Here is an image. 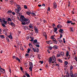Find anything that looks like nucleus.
<instances>
[{
	"label": "nucleus",
	"instance_id": "f257e3e1",
	"mask_svg": "<svg viewBox=\"0 0 77 77\" xmlns=\"http://www.w3.org/2000/svg\"><path fill=\"white\" fill-rule=\"evenodd\" d=\"M19 20L22 22L26 21V18H25L24 16L23 15H21L20 17V19H19Z\"/></svg>",
	"mask_w": 77,
	"mask_h": 77
},
{
	"label": "nucleus",
	"instance_id": "f03ea898",
	"mask_svg": "<svg viewBox=\"0 0 77 77\" xmlns=\"http://www.w3.org/2000/svg\"><path fill=\"white\" fill-rule=\"evenodd\" d=\"M30 67L29 68V69L30 71H32V68H33V63L32 62H30L29 63Z\"/></svg>",
	"mask_w": 77,
	"mask_h": 77
},
{
	"label": "nucleus",
	"instance_id": "7ed1b4c3",
	"mask_svg": "<svg viewBox=\"0 0 77 77\" xmlns=\"http://www.w3.org/2000/svg\"><path fill=\"white\" fill-rule=\"evenodd\" d=\"M53 7L54 9H56L57 8V4L56 3V2H54L53 3Z\"/></svg>",
	"mask_w": 77,
	"mask_h": 77
},
{
	"label": "nucleus",
	"instance_id": "20e7f679",
	"mask_svg": "<svg viewBox=\"0 0 77 77\" xmlns=\"http://www.w3.org/2000/svg\"><path fill=\"white\" fill-rule=\"evenodd\" d=\"M52 59L53 62H52V63H53L54 62H56V57H55V56H52Z\"/></svg>",
	"mask_w": 77,
	"mask_h": 77
},
{
	"label": "nucleus",
	"instance_id": "39448f33",
	"mask_svg": "<svg viewBox=\"0 0 77 77\" xmlns=\"http://www.w3.org/2000/svg\"><path fill=\"white\" fill-rule=\"evenodd\" d=\"M25 21H26L27 24H29V23H30V22L29 19L26 18V20H25Z\"/></svg>",
	"mask_w": 77,
	"mask_h": 77
},
{
	"label": "nucleus",
	"instance_id": "423d86ee",
	"mask_svg": "<svg viewBox=\"0 0 77 77\" xmlns=\"http://www.w3.org/2000/svg\"><path fill=\"white\" fill-rule=\"evenodd\" d=\"M14 11L16 13L18 14L20 12V11H21V10H20V9H15Z\"/></svg>",
	"mask_w": 77,
	"mask_h": 77
},
{
	"label": "nucleus",
	"instance_id": "0eeeda50",
	"mask_svg": "<svg viewBox=\"0 0 77 77\" xmlns=\"http://www.w3.org/2000/svg\"><path fill=\"white\" fill-rule=\"evenodd\" d=\"M32 50H33V51H34V52H35V51H36V52H38V51H39V49H38V48H37V49H35V48H32Z\"/></svg>",
	"mask_w": 77,
	"mask_h": 77
},
{
	"label": "nucleus",
	"instance_id": "6e6552de",
	"mask_svg": "<svg viewBox=\"0 0 77 77\" xmlns=\"http://www.w3.org/2000/svg\"><path fill=\"white\" fill-rule=\"evenodd\" d=\"M43 36L45 37V39H47V35L46 33L44 32L43 33Z\"/></svg>",
	"mask_w": 77,
	"mask_h": 77
},
{
	"label": "nucleus",
	"instance_id": "1a4fd4ad",
	"mask_svg": "<svg viewBox=\"0 0 77 77\" xmlns=\"http://www.w3.org/2000/svg\"><path fill=\"white\" fill-rule=\"evenodd\" d=\"M48 62H49V63H51L52 62V58L50 57L49 60H48Z\"/></svg>",
	"mask_w": 77,
	"mask_h": 77
},
{
	"label": "nucleus",
	"instance_id": "9d476101",
	"mask_svg": "<svg viewBox=\"0 0 77 77\" xmlns=\"http://www.w3.org/2000/svg\"><path fill=\"white\" fill-rule=\"evenodd\" d=\"M16 6L18 9H20V10H21V7H20V5H16Z\"/></svg>",
	"mask_w": 77,
	"mask_h": 77
},
{
	"label": "nucleus",
	"instance_id": "9b49d317",
	"mask_svg": "<svg viewBox=\"0 0 77 77\" xmlns=\"http://www.w3.org/2000/svg\"><path fill=\"white\" fill-rule=\"evenodd\" d=\"M38 42V41L37 40H35L34 41L33 44L34 45H36V43Z\"/></svg>",
	"mask_w": 77,
	"mask_h": 77
},
{
	"label": "nucleus",
	"instance_id": "f8f14e48",
	"mask_svg": "<svg viewBox=\"0 0 77 77\" xmlns=\"http://www.w3.org/2000/svg\"><path fill=\"white\" fill-rule=\"evenodd\" d=\"M47 44H52V41L50 40L47 42Z\"/></svg>",
	"mask_w": 77,
	"mask_h": 77
},
{
	"label": "nucleus",
	"instance_id": "ddd939ff",
	"mask_svg": "<svg viewBox=\"0 0 77 77\" xmlns=\"http://www.w3.org/2000/svg\"><path fill=\"white\" fill-rule=\"evenodd\" d=\"M64 54H65V53L63 52H61L60 53V56H64Z\"/></svg>",
	"mask_w": 77,
	"mask_h": 77
},
{
	"label": "nucleus",
	"instance_id": "4468645a",
	"mask_svg": "<svg viewBox=\"0 0 77 77\" xmlns=\"http://www.w3.org/2000/svg\"><path fill=\"white\" fill-rule=\"evenodd\" d=\"M70 74L71 77H74V75H73V73L72 72H70Z\"/></svg>",
	"mask_w": 77,
	"mask_h": 77
},
{
	"label": "nucleus",
	"instance_id": "2eb2a0df",
	"mask_svg": "<svg viewBox=\"0 0 77 77\" xmlns=\"http://www.w3.org/2000/svg\"><path fill=\"white\" fill-rule=\"evenodd\" d=\"M60 30H59V32H60V33H63V29H60Z\"/></svg>",
	"mask_w": 77,
	"mask_h": 77
},
{
	"label": "nucleus",
	"instance_id": "dca6fc26",
	"mask_svg": "<svg viewBox=\"0 0 77 77\" xmlns=\"http://www.w3.org/2000/svg\"><path fill=\"white\" fill-rule=\"evenodd\" d=\"M8 37L10 39H12V36L11 35H9L8 36Z\"/></svg>",
	"mask_w": 77,
	"mask_h": 77
},
{
	"label": "nucleus",
	"instance_id": "f3484780",
	"mask_svg": "<svg viewBox=\"0 0 77 77\" xmlns=\"http://www.w3.org/2000/svg\"><path fill=\"white\" fill-rule=\"evenodd\" d=\"M11 25L12 26H15V24H14V23H13L12 22H11L10 23Z\"/></svg>",
	"mask_w": 77,
	"mask_h": 77
},
{
	"label": "nucleus",
	"instance_id": "a211bd4d",
	"mask_svg": "<svg viewBox=\"0 0 77 77\" xmlns=\"http://www.w3.org/2000/svg\"><path fill=\"white\" fill-rule=\"evenodd\" d=\"M57 28H55L54 29V32H56V31H57Z\"/></svg>",
	"mask_w": 77,
	"mask_h": 77
},
{
	"label": "nucleus",
	"instance_id": "6ab92c4d",
	"mask_svg": "<svg viewBox=\"0 0 77 77\" xmlns=\"http://www.w3.org/2000/svg\"><path fill=\"white\" fill-rule=\"evenodd\" d=\"M2 21H3V24H6L7 23V21H5V20H2Z\"/></svg>",
	"mask_w": 77,
	"mask_h": 77
},
{
	"label": "nucleus",
	"instance_id": "aec40b11",
	"mask_svg": "<svg viewBox=\"0 0 77 77\" xmlns=\"http://www.w3.org/2000/svg\"><path fill=\"white\" fill-rule=\"evenodd\" d=\"M25 74H26V75L27 77H30V75H29V74L28 73H27L26 72L25 73Z\"/></svg>",
	"mask_w": 77,
	"mask_h": 77
},
{
	"label": "nucleus",
	"instance_id": "412c9836",
	"mask_svg": "<svg viewBox=\"0 0 77 77\" xmlns=\"http://www.w3.org/2000/svg\"><path fill=\"white\" fill-rule=\"evenodd\" d=\"M26 14L28 15H29V14H30V11H27L26 12Z\"/></svg>",
	"mask_w": 77,
	"mask_h": 77
},
{
	"label": "nucleus",
	"instance_id": "4be33fe9",
	"mask_svg": "<svg viewBox=\"0 0 77 77\" xmlns=\"http://www.w3.org/2000/svg\"><path fill=\"white\" fill-rule=\"evenodd\" d=\"M12 11H9L7 12V13L8 14H11V13H12Z\"/></svg>",
	"mask_w": 77,
	"mask_h": 77
},
{
	"label": "nucleus",
	"instance_id": "5701e85b",
	"mask_svg": "<svg viewBox=\"0 0 77 77\" xmlns=\"http://www.w3.org/2000/svg\"><path fill=\"white\" fill-rule=\"evenodd\" d=\"M53 47L54 48H55L56 49H57L58 48V47L56 46V45L54 46Z\"/></svg>",
	"mask_w": 77,
	"mask_h": 77
},
{
	"label": "nucleus",
	"instance_id": "b1692460",
	"mask_svg": "<svg viewBox=\"0 0 77 77\" xmlns=\"http://www.w3.org/2000/svg\"><path fill=\"white\" fill-rule=\"evenodd\" d=\"M68 55H69V52L68 51H67V52H66V56L68 57Z\"/></svg>",
	"mask_w": 77,
	"mask_h": 77
},
{
	"label": "nucleus",
	"instance_id": "393cba45",
	"mask_svg": "<svg viewBox=\"0 0 77 77\" xmlns=\"http://www.w3.org/2000/svg\"><path fill=\"white\" fill-rule=\"evenodd\" d=\"M8 21H12V20H11V19L9 17L8 18Z\"/></svg>",
	"mask_w": 77,
	"mask_h": 77
},
{
	"label": "nucleus",
	"instance_id": "a878e982",
	"mask_svg": "<svg viewBox=\"0 0 77 77\" xmlns=\"http://www.w3.org/2000/svg\"><path fill=\"white\" fill-rule=\"evenodd\" d=\"M70 70H72V69H73V66H71L70 67Z\"/></svg>",
	"mask_w": 77,
	"mask_h": 77
},
{
	"label": "nucleus",
	"instance_id": "bb28decb",
	"mask_svg": "<svg viewBox=\"0 0 77 77\" xmlns=\"http://www.w3.org/2000/svg\"><path fill=\"white\" fill-rule=\"evenodd\" d=\"M63 34V33H61L60 34V39L62 37V35Z\"/></svg>",
	"mask_w": 77,
	"mask_h": 77
},
{
	"label": "nucleus",
	"instance_id": "cd10ccee",
	"mask_svg": "<svg viewBox=\"0 0 77 77\" xmlns=\"http://www.w3.org/2000/svg\"><path fill=\"white\" fill-rule=\"evenodd\" d=\"M30 38L31 39V40H30V41H33V40L32 39H33V37H32L30 36Z\"/></svg>",
	"mask_w": 77,
	"mask_h": 77
},
{
	"label": "nucleus",
	"instance_id": "c85d7f7f",
	"mask_svg": "<svg viewBox=\"0 0 77 77\" xmlns=\"http://www.w3.org/2000/svg\"><path fill=\"white\" fill-rule=\"evenodd\" d=\"M72 22V21H69V20H68L67 22V23H68V24H69V23H71Z\"/></svg>",
	"mask_w": 77,
	"mask_h": 77
},
{
	"label": "nucleus",
	"instance_id": "c756f323",
	"mask_svg": "<svg viewBox=\"0 0 77 77\" xmlns=\"http://www.w3.org/2000/svg\"><path fill=\"white\" fill-rule=\"evenodd\" d=\"M64 63L65 64V65H68V63L66 61H65Z\"/></svg>",
	"mask_w": 77,
	"mask_h": 77
},
{
	"label": "nucleus",
	"instance_id": "7c9ffc66",
	"mask_svg": "<svg viewBox=\"0 0 77 77\" xmlns=\"http://www.w3.org/2000/svg\"><path fill=\"white\" fill-rule=\"evenodd\" d=\"M58 62H61V63L62 62V60L60 59H58Z\"/></svg>",
	"mask_w": 77,
	"mask_h": 77
},
{
	"label": "nucleus",
	"instance_id": "2f4dec72",
	"mask_svg": "<svg viewBox=\"0 0 77 77\" xmlns=\"http://www.w3.org/2000/svg\"><path fill=\"white\" fill-rule=\"evenodd\" d=\"M29 47H30V48H32V44H30V43L29 44Z\"/></svg>",
	"mask_w": 77,
	"mask_h": 77
},
{
	"label": "nucleus",
	"instance_id": "473e14b6",
	"mask_svg": "<svg viewBox=\"0 0 77 77\" xmlns=\"http://www.w3.org/2000/svg\"><path fill=\"white\" fill-rule=\"evenodd\" d=\"M6 39L7 40V41L8 42H9V38H8L6 37Z\"/></svg>",
	"mask_w": 77,
	"mask_h": 77
},
{
	"label": "nucleus",
	"instance_id": "72a5a7b5",
	"mask_svg": "<svg viewBox=\"0 0 77 77\" xmlns=\"http://www.w3.org/2000/svg\"><path fill=\"white\" fill-rule=\"evenodd\" d=\"M31 14L33 15V16H34L35 17V16H36V14H35L34 13H31Z\"/></svg>",
	"mask_w": 77,
	"mask_h": 77
},
{
	"label": "nucleus",
	"instance_id": "f704fd0d",
	"mask_svg": "<svg viewBox=\"0 0 77 77\" xmlns=\"http://www.w3.org/2000/svg\"><path fill=\"white\" fill-rule=\"evenodd\" d=\"M10 4L11 5H13L14 2H13V1H11L10 2Z\"/></svg>",
	"mask_w": 77,
	"mask_h": 77
},
{
	"label": "nucleus",
	"instance_id": "c9c22d12",
	"mask_svg": "<svg viewBox=\"0 0 77 77\" xmlns=\"http://www.w3.org/2000/svg\"><path fill=\"white\" fill-rule=\"evenodd\" d=\"M16 60H18V61H19V62H20V59L19 58L17 57V58H16Z\"/></svg>",
	"mask_w": 77,
	"mask_h": 77
},
{
	"label": "nucleus",
	"instance_id": "e433bc0d",
	"mask_svg": "<svg viewBox=\"0 0 77 77\" xmlns=\"http://www.w3.org/2000/svg\"><path fill=\"white\" fill-rule=\"evenodd\" d=\"M34 29H35V31L38 30V28L35 26L34 27Z\"/></svg>",
	"mask_w": 77,
	"mask_h": 77
},
{
	"label": "nucleus",
	"instance_id": "4c0bfd02",
	"mask_svg": "<svg viewBox=\"0 0 77 77\" xmlns=\"http://www.w3.org/2000/svg\"><path fill=\"white\" fill-rule=\"evenodd\" d=\"M2 26L3 27H6V26L5 25V24H4V23L2 24Z\"/></svg>",
	"mask_w": 77,
	"mask_h": 77
},
{
	"label": "nucleus",
	"instance_id": "58836bf2",
	"mask_svg": "<svg viewBox=\"0 0 77 77\" xmlns=\"http://www.w3.org/2000/svg\"><path fill=\"white\" fill-rule=\"evenodd\" d=\"M31 50V49H30V48H28V53H29V52H30V50Z\"/></svg>",
	"mask_w": 77,
	"mask_h": 77
},
{
	"label": "nucleus",
	"instance_id": "ea45409f",
	"mask_svg": "<svg viewBox=\"0 0 77 77\" xmlns=\"http://www.w3.org/2000/svg\"><path fill=\"white\" fill-rule=\"evenodd\" d=\"M29 28H31V29H33V26L32 25H29Z\"/></svg>",
	"mask_w": 77,
	"mask_h": 77
},
{
	"label": "nucleus",
	"instance_id": "a19ab883",
	"mask_svg": "<svg viewBox=\"0 0 77 77\" xmlns=\"http://www.w3.org/2000/svg\"><path fill=\"white\" fill-rule=\"evenodd\" d=\"M13 59H16L17 58V57H16L15 56H14L13 57Z\"/></svg>",
	"mask_w": 77,
	"mask_h": 77
},
{
	"label": "nucleus",
	"instance_id": "79ce46f5",
	"mask_svg": "<svg viewBox=\"0 0 77 77\" xmlns=\"http://www.w3.org/2000/svg\"><path fill=\"white\" fill-rule=\"evenodd\" d=\"M35 32L36 33H38V32H39V31H38V29L37 30H35Z\"/></svg>",
	"mask_w": 77,
	"mask_h": 77
},
{
	"label": "nucleus",
	"instance_id": "37998d69",
	"mask_svg": "<svg viewBox=\"0 0 77 77\" xmlns=\"http://www.w3.org/2000/svg\"><path fill=\"white\" fill-rule=\"evenodd\" d=\"M1 38H5V36H4L3 35H2L1 36Z\"/></svg>",
	"mask_w": 77,
	"mask_h": 77
},
{
	"label": "nucleus",
	"instance_id": "c03bdc74",
	"mask_svg": "<svg viewBox=\"0 0 77 77\" xmlns=\"http://www.w3.org/2000/svg\"><path fill=\"white\" fill-rule=\"evenodd\" d=\"M39 62H40V63H41V64H42V63H44V62L43 61H39Z\"/></svg>",
	"mask_w": 77,
	"mask_h": 77
},
{
	"label": "nucleus",
	"instance_id": "a18cd8bd",
	"mask_svg": "<svg viewBox=\"0 0 77 77\" xmlns=\"http://www.w3.org/2000/svg\"><path fill=\"white\" fill-rule=\"evenodd\" d=\"M22 25H26V23L25 22H22Z\"/></svg>",
	"mask_w": 77,
	"mask_h": 77
},
{
	"label": "nucleus",
	"instance_id": "49530a36",
	"mask_svg": "<svg viewBox=\"0 0 77 77\" xmlns=\"http://www.w3.org/2000/svg\"><path fill=\"white\" fill-rule=\"evenodd\" d=\"M48 48L50 49V50H51L53 48L52 47L50 46L49 47H48Z\"/></svg>",
	"mask_w": 77,
	"mask_h": 77
},
{
	"label": "nucleus",
	"instance_id": "de8ad7c7",
	"mask_svg": "<svg viewBox=\"0 0 77 77\" xmlns=\"http://www.w3.org/2000/svg\"><path fill=\"white\" fill-rule=\"evenodd\" d=\"M57 57H60V54H57Z\"/></svg>",
	"mask_w": 77,
	"mask_h": 77
},
{
	"label": "nucleus",
	"instance_id": "09e8293b",
	"mask_svg": "<svg viewBox=\"0 0 77 77\" xmlns=\"http://www.w3.org/2000/svg\"><path fill=\"white\" fill-rule=\"evenodd\" d=\"M38 58L39 59H41V55H39L38 56Z\"/></svg>",
	"mask_w": 77,
	"mask_h": 77
},
{
	"label": "nucleus",
	"instance_id": "8fccbe9b",
	"mask_svg": "<svg viewBox=\"0 0 77 77\" xmlns=\"http://www.w3.org/2000/svg\"><path fill=\"white\" fill-rule=\"evenodd\" d=\"M50 10V7H48L47 11H49Z\"/></svg>",
	"mask_w": 77,
	"mask_h": 77
},
{
	"label": "nucleus",
	"instance_id": "3c124183",
	"mask_svg": "<svg viewBox=\"0 0 77 77\" xmlns=\"http://www.w3.org/2000/svg\"><path fill=\"white\" fill-rule=\"evenodd\" d=\"M63 43H65V42H66L65 41V38H63Z\"/></svg>",
	"mask_w": 77,
	"mask_h": 77
},
{
	"label": "nucleus",
	"instance_id": "603ef678",
	"mask_svg": "<svg viewBox=\"0 0 77 77\" xmlns=\"http://www.w3.org/2000/svg\"><path fill=\"white\" fill-rule=\"evenodd\" d=\"M24 8H25V9H27V6L24 5Z\"/></svg>",
	"mask_w": 77,
	"mask_h": 77
},
{
	"label": "nucleus",
	"instance_id": "864d4df0",
	"mask_svg": "<svg viewBox=\"0 0 77 77\" xmlns=\"http://www.w3.org/2000/svg\"><path fill=\"white\" fill-rule=\"evenodd\" d=\"M54 42V44H57V41H56V40Z\"/></svg>",
	"mask_w": 77,
	"mask_h": 77
},
{
	"label": "nucleus",
	"instance_id": "5fc2aeb1",
	"mask_svg": "<svg viewBox=\"0 0 77 77\" xmlns=\"http://www.w3.org/2000/svg\"><path fill=\"white\" fill-rule=\"evenodd\" d=\"M4 33H5V35H7V33L6 32V31H5V32H3Z\"/></svg>",
	"mask_w": 77,
	"mask_h": 77
},
{
	"label": "nucleus",
	"instance_id": "6e6d98bb",
	"mask_svg": "<svg viewBox=\"0 0 77 77\" xmlns=\"http://www.w3.org/2000/svg\"><path fill=\"white\" fill-rule=\"evenodd\" d=\"M48 64H47L45 66V67L46 68H48Z\"/></svg>",
	"mask_w": 77,
	"mask_h": 77
},
{
	"label": "nucleus",
	"instance_id": "4d7b16f0",
	"mask_svg": "<svg viewBox=\"0 0 77 77\" xmlns=\"http://www.w3.org/2000/svg\"><path fill=\"white\" fill-rule=\"evenodd\" d=\"M36 47H39L40 46L39 45H35Z\"/></svg>",
	"mask_w": 77,
	"mask_h": 77
},
{
	"label": "nucleus",
	"instance_id": "13d9d810",
	"mask_svg": "<svg viewBox=\"0 0 77 77\" xmlns=\"http://www.w3.org/2000/svg\"><path fill=\"white\" fill-rule=\"evenodd\" d=\"M43 22L45 23H47V21L45 20H44Z\"/></svg>",
	"mask_w": 77,
	"mask_h": 77
},
{
	"label": "nucleus",
	"instance_id": "bf43d9fd",
	"mask_svg": "<svg viewBox=\"0 0 77 77\" xmlns=\"http://www.w3.org/2000/svg\"><path fill=\"white\" fill-rule=\"evenodd\" d=\"M58 26H59L61 28V27H62V26H61V25H60V24H59V25H58Z\"/></svg>",
	"mask_w": 77,
	"mask_h": 77
},
{
	"label": "nucleus",
	"instance_id": "052dcab7",
	"mask_svg": "<svg viewBox=\"0 0 77 77\" xmlns=\"http://www.w3.org/2000/svg\"><path fill=\"white\" fill-rule=\"evenodd\" d=\"M1 70H2V71H4V72H5V69H3V68H2V69H1Z\"/></svg>",
	"mask_w": 77,
	"mask_h": 77
},
{
	"label": "nucleus",
	"instance_id": "680f3d73",
	"mask_svg": "<svg viewBox=\"0 0 77 77\" xmlns=\"http://www.w3.org/2000/svg\"><path fill=\"white\" fill-rule=\"evenodd\" d=\"M12 14L13 15H15V12H12Z\"/></svg>",
	"mask_w": 77,
	"mask_h": 77
},
{
	"label": "nucleus",
	"instance_id": "e2e57ef3",
	"mask_svg": "<svg viewBox=\"0 0 77 77\" xmlns=\"http://www.w3.org/2000/svg\"><path fill=\"white\" fill-rule=\"evenodd\" d=\"M25 56L26 57H27V56H29V54H26L25 55Z\"/></svg>",
	"mask_w": 77,
	"mask_h": 77
},
{
	"label": "nucleus",
	"instance_id": "0e129e2a",
	"mask_svg": "<svg viewBox=\"0 0 77 77\" xmlns=\"http://www.w3.org/2000/svg\"><path fill=\"white\" fill-rule=\"evenodd\" d=\"M40 44V43H39V42H37L36 43V45H39V44Z\"/></svg>",
	"mask_w": 77,
	"mask_h": 77
},
{
	"label": "nucleus",
	"instance_id": "69168bd1",
	"mask_svg": "<svg viewBox=\"0 0 77 77\" xmlns=\"http://www.w3.org/2000/svg\"><path fill=\"white\" fill-rule=\"evenodd\" d=\"M74 77H76L77 76V74H75L74 75Z\"/></svg>",
	"mask_w": 77,
	"mask_h": 77
},
{
	"label": "nucleus",
	"instance_id": "338daca9",
	"mask_svg": "<svg viewBox=\"0 0 77 77\" xmlns=\"http://www.w3.org/2000/svg\"><path fill=\"white\" fill-rule=\"evenodd\" d=\"M52 26H53V27H54L55 26V24H54V23L53 24H52Z\"/></svg>",
	"mask_w": 77,
	"mask_h": 77
},
{
	"label": "nucleus",
	"instance_id": "774afa93",
	"mask_svg": "<svg viewBox=\"0 0 77 77\" xmlns=\"http://www.w3.org/2000/svg\"><path fill=\"white\" fill-rule=\"evenodd\" d=\"M20 49H21V50H23V47H21L20 48Z\"/></svg>",
	"mask_w": 77,
	"mask_h": 77
}]
</instances>
